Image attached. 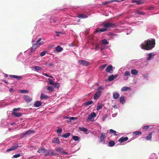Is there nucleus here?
Returning <instances> with one entry per match:
<instances>
[{"label": "nucleus", "instance_id": "7ed1b4c3", "mask_svg": "<svg viewBox=\"0 0 159 159\" xmlns=\"http://www.w3.org/2000/svg\"><path fill=\"white\" fill-rule=\"evenodd\" d=\"M116 26V24L112 23L109 22L105 23L103 25V27L107 29L113 27H115Z\"/></svg>", "mask_w": 159, "mask_h": 159}, {"label": "nucleus", "instance_id": "6ab92c4d", "mask_svg": "<svg viewBox=\"0 0 159 159\" xmlns=\"http://www.w3.org/2000/svg\"><path fill=\"white\" fill-rule=\"evenodd\" d=\"M112 69V66L111 65L108 66L106 69V71L107 72H110Z\"/></svg>", "mask_w": 159, "mask_h": 159}, {"label": "nucleus", "instance_id": "f8f14e48", "mask_svg": "<svg viewBox=\"0 0 159 159\" xmlns=\"http://www.w3.org/2000/svg\"><path fill=\"white\" fill-rule=\"evenodd\" d=\"M107 30V29H106L105 28H104V27L103 28H100L99 29H97L95 31V33H98L99 34H100V32H103L104 31H105Z\"/></svg>", "mask_w": 159, "mask_h": 159}, {"label": "nucleus", "instance_id": "ddd939ff", "mask_svg": "<svg viewBox=\"0 0 159 159\" xmlns=\"http://www.w3.org/2000/svg\"><path fill=\"white\" fill-rule=\"evenodd\" d=\"M12 115L16 117H19L22 116V114L21 113H17L16 111H13Z\"/></svg>", "mask_w": 159, "mask_h": 159}, {"label": "nucleus", "instance_id": "bb28decb", "mask_svg": "<svg viewBox=\"0 0 159 159\" xmlns=\"http://www.w3.org/2000/svg\"><path fill=\"white\" fill-rule=\"evenodd\" d=\"M145 1L144 0H138L135 1L134 2L138 5H140L143 3Z\"/></svg>", "mask_w": 159, "mask_h": 159}, {"label": "nucleus", "instance_id": "f257e3e1", "mask_svg": "<svg viewBox=\"0 0 159 159\" xmlns=\"http://www.w3.org/2000/svg\"><path fill=\"white\" fill-rule=\"evenodd\" d=\"M155 40L154 39H148L145 41V43L141 44V48L146 50H150L153 48L155 46Z\"/></svg>", "mask_w": 159, "mask_h": 159}, {"label": "nucleus", "instance_id": "37998d69", "mask_svg": "<svg viewBox=\"0 0 159 159\" xmlns=\"http://www.w3.org/2000/svg\"><path fill=\"white\" fill-rule=\"evenodd\" d=\"M34 69L35 70H41L42 69L41 67L38 66H35Z\"/></svg>", "mask_w": 159, "mask_h": 159}, {"label": "nucleus", "instance_id": "864d4df0", "mask_svg": "<svg viewBox=\"0 0 159 159\" xmlns=\"http://www.w3.org/2000/svg\"><path fill=\"white\" fill-rule=\"evenodd\" d=\"M130 75V72L128 71H126L125 72L124 75L126 76H129Z\"/></svg>", "mask_w": 159, "mask_h": 159}, {"label": "nucleus", "instance_id": "09e8293b", "mask_svg": "<svg viewBox=\"0 0 159 159\" xmlns=\"http://www.w3.org/2000/svg\"><path fill=\"white\" fill-rule=\"evenodd\" d=\"M102 105L101 104H100L99 105H98L97 108V110L98 111H99L100 109H101L102 108Z\"/></svg>", "mask_w": 159, "mask_h": 159}, {"label": "nucleus", "instance_id": "680f3d73", "mask_svg": "<svg viewBox=\"0 0 159 159\" xmlns=\"http://www.w3.org/2000/svg\"><path fill=\"white\" fill-rule=\"evenodd\" d=\"M70 119L71 120H76L77 119V117H71L70 118Z\"/></svg>", "mask_w": 159, "mask_h": 159}, {"label": "nucleus", "instance_id": "423d86ee", "mask_svg": "<svg viewBox=\"0 0 159 159\" xmlns=\"http://www.w3.org/2000/svg\"><path fill=\"white\" fill-rule=\"evenodd\" d=\"M55 150L56 151L61 154L67 155L68 153V152L64 151L63 148L60 147L56 148Z\"/></svg>", "mask_w": 159, "mask_h": 159}, {"label": "nucleus", "instance_id": "1a4fd4ad", "mask_svg": "<svg viewBox=\"0 0 159 159\" xmlns=\"http://www.w3.org/2000/svg\"><path fill=\"white\" fill-rule=\"evenodd\" d=\"M23 98L27 102H30L32 99L29 96L27 95H24L23 96Z\"/></svg>", "mask_w": 159, "mask_h": 159}, {"label": "nucleus", "instance_id": "bf43d9fd", "mask_svg": "<svg viewBox=\"0 0 159 159\" xmlns=\"http://www.w3.org/2000/svg\"><path fill=\"white\" fill-rule=\"evenodd\" d=\"M99 45L96 46L95 48V51L99 49Z\"/></svg>", "mask_w": 159, "mask_h": 159}, {"label": "nucleus", "instance_id": "de8ad7c7", "mask_svg": "<svg viewBox=\"0 0 159 159\" xmlns=\"http://www.w3.org/2000/svg\"><path fill=\"white\" fill-rule=\"evenodd\" d=\"M136 13L138 14L141 15H143L144 14V13L143 12L141 11H137Z\"/></svg>", "mask_w": 159, "mask_h": 159}, {"label": "nucleus", "instance_id": "8fccbe9b", "mask_svg": "<svg viewBox=\"0 0 159 159\" xmlns=\"http://www.w3.org/2000/svg\"><path fill=\"white\" fill-rule=\"evenodd\" d=\"M20 93H29V91L26 90H20Z\"/></svg>", "mask_w": 159, "mask_h": 159}, {"label": "nucleus", "instance_id": "3c124183", "mask_svg": "<svg viewBox=\"0 0 159 159\" xmlns=\"http://www.w3.org/2000/svg\"><path fill=\"white\" fill-rule=\"evenodd\" d=\"M21 156L20 154H16L13 156V157L14 158H17Z\"/></svg>", "mask_w": 159, "mask_h": 159}, {"label": "nucleus", "instance_id": "e433bc0d", "mask_svg": "<svg viewBox=\"0 0 159 159\" xmlns=\"http://www.w3.org/2000/svg\"><path fill=\"white\" fill-rule=\"evenodd\" d=\"M141 134V132L139 131H136L134 132L133 133V134H135V135H140Z\"/></svg>", "mask_w": 159, "mask_h": 159}, {"label": "nucleus", "instance_id": "c756f323", "mask_svg": "<svg viewBox=\"0 0 159 159\" xmlns=\"http://www.w3.org/2000/svg\"><path fill=\"white\" fill-rule=\"evenodd\" d=\"M41 44V43H35L33 45L32 47H33V48H34L35 49H36L38 47L40 46Z\"/></svg>", "mask_w": 159, "mask_h": 159}, {"label": "nucleus", "instance_id": "ea45409f", "mask_svg": "<svg viewBox=\"0 0 159 159\" xmlns=\"http://www.w3.org/2000/svg\"><path fill=\"white\" fill-rule=\"evenodd\" d=\"M114 79V77H113V75H111L108 78V80L109 81H111Z\"/></svg>", "mask_w": 159, "mask_h": 159}, {"label": "nucleus", "instance_id": "6e6552de", "mask_svg": "<svg viewBox=\"0 0 159 159\" xmlns=\"http://www.w3.org/2000/svg\"><path fill=\"white\" fill-rule=\"evenodd\" d=\"M101 93V91L100 90H98V92L96 93L94 95V99L95 100H97L100 97Z\"/></svg>", "mask_w": 159, "mask_h": 159}, {"label": "nucleus", "instance_id": "473e14b6", "mask_svg": "<svg viewBox=\"0 0 159 159\" xmlns=\"http://www.w3.org/2000/svg\"><path fill=\"white\" fill-rule=\"evenodd\" d=\"M79 129L80 130L84 132H86L88 131L87 128L84 127H79Z\"/></svg>", "mask_w": 159, "mask_h": 159}, {"label": "nucleus", "instance_id": "aec40b11", "mask_svg": "<svg viewBox=\"0 0 159 159\" xmlns=\"http://www.w3.org/2000/svg\"><path fill=\"white\" fill-rule=\"evenodd\" d=\"M120 96L119 94L117 92L114 93L113 94V98L115 99H117Z\"/></svg>", "mask_w": 159, "mask_h": 159}, {"label": "nucleus", "instance_id": "39448f33", "mask_svg": "<svg viewBox=\"0 0 159 159\" xmlns=\"http://www.w3.org/2000/svg\"><path fill=\"white\" fill-rule=\"evenodd\" d=\"M96 116V114L95 112H92L91 114L89 116L87 119V121L90 120L91 121H94V118Z\"/></svg>", "mask_w": 159, "mask_h": 159}, {"label": "nucleus", "instance_id": "a211bd4d", "mask_svg": "<svg viewBox=\"0 0 159 159\" xmlns=\"http://www.w3.org/2000/svg\"><path fill=\"white\" fill-rule=\"evenodd\" d=\"M63 50V48L60 46H57L56 48V51L58 52H61Z\"/></svg>", "mask_w": 159, "mask_h": 159}, {"label": "nucleus", "instance_id": "0e129e2a", "mask_svg": "<svg viewBox=\"0 0 159 159\" xmlns=\"http://www.w3.org/2000/svg\"><path fill=\"white\" fill-rule=\"evenodd\" d=\"M116 35V34H115L114 33H111V32L109 33L108 34V35Z\"/></svg>", "mask_w": 159, "mask_h": 159}, {"label": "nucleus", "instance_id": "4be33fe9", "mask_svg": "<svg viewBox=\"0 0 159 159\" xmlns=\"http://www.w3.org/2000/svg\"><path fill=\"white\" fill-rule=\"evenodd\" d=\"M125 96H121L120 98V101L122 104H123L125 102Z\"/></svg>", "mask_w": 159, "mask_h": 159}, {"label": "nucleus", "instance_id": "2f4dec72", "mask_svg": "<svg viewBox=\"0 0 159 159\" xmlns=\"http://www.w3.org/2000/svg\"><path fill=\"white\" fill-rule=\"evenodd\" d=\"M107 66V64H102L99 67V69L101 70H103L105 67H106Z\"/></svg>", "mask_w": 159, "mask_h": 159}, {"label": "nucleus", "instance_id": "9b49d317", "mask_svg": "<svg viewBox=\"0 0 159 159\" xmlns=\"http://www.w3.org/2000/svg\"><path fill=\"white\" fill-rule=\"evenodd\" d=\"M128 139L129 138L127 137H122L119 139L118 141L119 142L122 143L127 141Z\"/></svg>", "mask_w": 159, "mask_h": 159}, {"label": "nucleus", "instance_id": "a18cd8bd", "mask_svg": "<svg viewBox=\"0 0 159 159\" xmlns=\"http://www.w3.org/2000/svg\"><path fill=\"white\" fill-rule=\"evenodd\" d=\"M26 133V132H24L23 133H22L20 134V136L21 137V138H23L24 137V136H25L26 135H27V134Z\"/></svg>", "mask_w": 159, "mask_h": 159}, {"label": "nucleus", "instance_id": "0eeeda50", "mask_svg": "<svg viewBox=\"0 0 159 159\" xmlns=\"http://www.w3.org/2000/svg\"><path fill=\"white\" fill-rule=\"evenodd\" d=\"M18 147V144L16 143L13 144L12 146L10 148L7 149V152H9L10 151L14 150L17 148Z\"/></svg>", "mask_w": 159, "mask_h": 159}, {"label": "nucleus", "instance_id": "c03bdc74", "mask_svg": "<svg viewBox=\"0 0 159 159\" xmlns=\"http://www.w3.org/2000/svg\"><path fill=\"white\" fill-rule=\"evenodd\" d=\"M62 131V129L61 128H58L57 129V130L56 131L58 133H59L61 134V132Z\"/></svg>", "mask_w": 159, "mask_h": 159}, {"label": "nucleus", "instance_id": "4468645a", "mask_svg": "<svg viewBox=\"0 0 159 159\" xmlns=\"http://www.w3.org/2000/svg\"><path fill=\"white\" fill-rule=\"evenodd\" d=\"M153 132L150 133L146 137V139L148 140H151L152 138V134Z\"/></svg>", "mask_w": 159, "mask_h": 159}, {"label": "nucleus", "instance_id": "603ef678", "mask_svg": "<svg viewBox=\"0 0 159 159\" xmlns=\"http://www.w3.org/2000/svg\"><path fill=\"white\" fill-rule=\"evenodd\" d=\"M47 52V51H46L43 52L40 54L41 56L42 57V56H44L46 54Z\"/></svg>", "mask_w": 159, "mask_h": 159}, {"label": "nucleus", "instance_id": "13d9d810", "mask_svg": "<svg viewBox=\"0 0 159 159\" xmlns=\"http://www.w3.org/2000/svg\"><path fill=\"white\" fill-rule=\"evenodd\" d=\"M20 108H19L14 109L13 110V111H16H16H19L20 110Z\"/></svg>", "mask_w": 159, "mask_h": 159}, {"label": "nucleus", "instance_id": "052dcab7", "mask_svg": "<svg viewBox=\"0 0 159 159\" xmlns=\"http://www.w3.org/2000/svg\"><path fill=\"white\" fill-rule=\"evenodd\" d=\"M114 1L115 2V1H115V0H113V1H111V2H105L104 3V4H109V3L110 2H114Z\"/></svg>", "mask_w": 159, "mask_h": 159}, {"label": "nucleus", "instance_id": "cd10ccee", "mask_svg": "<svg viewBox=\"0 0 159 159\" xmlns=\"http://www.w3.org/2000/svg\"><path fill=\"white\" fill-rule=\"evenodd\" d=\"M47 89L50 92H52L54 90V89L53 87L51 86H47Z\"/></svg>", "mask_w": 159, "mask_h": 159}, {"label": "nucleus", "instance_id": "b1692460", "mask_svg": "<svg viewBox=\"0 0 159 159\" xmlns=\"http://www.w3.org/2000/svg\"><path fill=\"white\" fill-rule=\"evenodd\" d=\"M52 142L56 143L57 144H59L60 142L59 141V139L58 138H54L52 139Z\"/></svg>", "mask_w": 159, "mask_h": 159}, {"label": "nucleus", "instance_id": "49530a36", "mask_svg": "<svg viewBox=\"0 0 159 159\" xmlns=\"http://www.w3.org/2000/svg\"><path fill=\"white\" fill-rule=\"evenodd\" d=\"M48 80H49V83L51 85H53L54 83L53 80L50 79H48Z\"/></svg>", "mask_w": 159, "mask_h": 159}, {"label": "nucleus", "instance_id": "a878e982", "mask_svg": "<svg viewBox=\"0 0 159 159\" xmlns=\"http://www.w3.org/2000/svg\"><path fill=\"white\" fill-rule=\"evenodd\" d=\"M115 143L113 141H110L108 143L109 146L112 147L115 145Z\"/></svg>", "mask_w": 159, "mask_h": 159}, {"label": "nucleus", "instance_id": "c9c22d12", "mask_svg": "<svg viewBox=\"0 0 159 159\" xmlns=\"http://www.w3.org/2000/svg\"><path fill=\"white\" fill-rule=\"evenodd\" d=\"M93 103V101H90L88 102H87L85 103L84 105L86 106H87L90 104H91Z\"/></svg>", "mask_w": 159, "mask_h": 159}, {"label": "nucleus", "instance_id": "4c0bfd02", "mask_svg": "<svg viewBox=\"0 0 159 159\" xmlns=\"http://www.w3.org/2000/svg\"><path fill=\"white\" fill-rule=\"evenodd\" d=\"M110 132L112 134H113L115 136L117 135V134H116V131L112 129H111L110 130Z\"/></svg>", "mask_w": 159, "mask_h": 159}, {"label": "nucleus", "instance_id": "e2e57ef3", "mask_svg": "<svg viewBox=\"0 0 159 159\" xmlns=\"http://www.w3.org/2000/svg\"><path fill=\"white\" fill-rule=\"evenodd\" d=\"M104 48V46H101L100 47V48L101 51Z\"/></svg>", "mask_w": 159, "mask_h": 159}, {"label": "nucleus", "instance_id": "393cba45", "mask_svg": "<svg viewBox=\"0 0 159 159\" xmlns=\"http://www.w3.org/2000/svg\"><path fill=\"white\" fill-rule=\"evenodd\" d=\"M48 96H47V95H46V94H44L43 93H41V95L40 96V99H47V98H48Z\"/></svg>", "mask_w": 159, "mask_h": 159}, {"label": "nucleus", "instance_id": "4d7b16f0", "mask_svg": "<svg viewBox=\"0 0 159 159\" xmlns=\"http://www.w3.org/2000/svg\"><path fill=\"white\" fill-rule=\"evenodd\" d=\"M35 49H36L35 48H33V47H32L31 48V50H30V51L31 52H34V51H35Z\"/></svg>", "mask_w": 159, "mask_h": 159}, {"label": "nucleus", "instance_id": "5fc2aeb1", "mask_svg": "<svg viewBox=\"0 0 159 159\" xmlns=\"http://www.w3.org/2000/svg\"><path fill=\"white\" fill-rule=\"evenodd\" d=\"M108 116L107 114L105 115L102 117V120L103 121L105 120V119L106 118H107Z\"/></svg>", "mask_w": 159, "mask_h": 159}, {"label": "nucleus", "instance_id": "20e7f679", "mask_svg": "<svg viewBox=\"0 0 159 159\" xmlns=\"http://www.w3.org/2000/svg\"><path fill=\"white\" fill-rule=\"evenodd\" d=\"M79 63L83 66H88L91 64V63L87 61L81 60L78 61Z\"/></svg>", "mask_w": 159, "mask_h": 159}, {"label": "nucleus", "instance_id": "7c9ffc66", "mask_svg": "<svg viewBox=\"0 0 159 159\" xmlns=\"http://www.w3.org/2000/svg\"><path fill=\"white\" fill-rule=\"evenodd\" d=\"M70 133L69 132L62 135L61 137L64 138H67L70 136Z\"/></svg>", "mask_w": 159, "mask_h": 159}, {"label": "nucleus", "instance_id": "dca6fc26", "mask_svg": "<svg viewBox=\"0 0 159 159\" xmlns=\"http://www.w3.org/2000/svg\"><path fill=\"white\" fill-rule=\"evenodd\" d=\"M42 105V102L40 101H37L34 104L35 107H39Z\"/></svg>", "mask_w": 159, "mask_h": 159}, {"label": "nucleus", "instance_id": "c85d7f7f", "mask_svg": "<svg viewBox=\"0 0 159 159\" xmlns=\"http://www.w3.org/2000/svg\"><path fill=\"white\" fill-rule=\"evenodd\" d=\"M26 133L27 134V135H30L31 134L34 133L35 131L34 130H29L27 131H26Z\"/></svg>", "mask_w": 159, "mask_h": 159}, {"label": "nucleus", "instance_id": "72a5a7b5", "mask_svg": "<svg viewBox=\"0 0 159 159\" xmlns=\"http://www.w3.org/2000/svg\"><path fill=\"white\" fill-rule=\"evenodd\" d=\"M131 73L133 75H136L137 74L138 72L136 70L133 69L131 70Z\"/></svg>", "mask_w": 159, "mask_h": 159}, {"label": "nucleus", "instance_id": "f704fd0d", "mask_svg": "<svg viewBox=\"0 0 159 159\" xmlns=\"http://www.w3.org/2000/svg\"><path fill=\"white\" fill-rule=\"evenodd\" d=\"M73 139L75 141H78L80 139L79 136H74L72 137Z\"/></svg>", "mask_w": 159, "mask_h": 159}, {"label": "nucleus", "instance_id": "2eb2a0df", "mask_svg": "<svg viewBox=\"0 0 159 159\" xmlns=\"http://www.w3.org/2000/svg\"><path fill=\"white\" fill-rule=\"evenodd\" d=\"M9 76L12 78H16L17 80H21L22 79V77L21 76H17L16 75H10Z\"/></svg>", "mask_w": 159, "mask_h": 159}, {"label": "nucleus", "instance_id": "5701e85b", "mask_svg": "<svg viewBox=\"0 0 159 159\" xmlns=\"http://www.w3.org/2000/svg\"><path fill=\"white\" fill-rule=\"evenodd\" d=\"M45 149L43 148H39L37 152L39 153H43L44 154Z\"/></svg>", "mask_w": 159, "mask_h": 159}, {"label": "nucleus", "instance_id": "6e6d98bb", "mask_svg": "<svg viewBox=\"0 0 159 159\" xmlns=\"http://www.w3.org/2000/svg\"><path fill=\"white\" fill-rule=\"evenodd\" d=\"M149 128V126H148V125H147V126H144L143 128V129H145L146 130H147V129H148Z\"/></svg>", "mask_w": 159, "mask_h": 159}, {"label": "nucleus", "instance_id": "69168bd1", "mask_svg": "<svg viewBox=\"0 0 159 159\" xmlns=\"http://www.w3.org/2000/svg\"><path fill=\"white\" fill-rule=\"evenodd\" d=\"M48 65H49V66H50V67H51V66H53L54 65H53V64H52V63H49V64H48Z\"/></svg>", "mask_w": 159, "mask_h": 159}, {"label": "nucleus", "instance_id": "58836bf2", "mask_svg": "<svg viewBox=\"0 0 159 159\" xmlns=\"http://www.w3.org/2000/svg\"><path fill=\"white\" fill-rule=\"evenodd\" d=\"M102 42L103 44L105 45L107 44L108 43L107 40L106 39L102 40Z\"/></svg>", "mask_w": 159, "mask_h": 159}, {"label": "nucleus", "instance_id": "412c9836", "mask_svg": "<svg viewBox=\"0 0 159 159\" xmlns=\"http://www.w3.org/2000/svg\"><path fill=\"white\" fill-rule=\"evenodd\" d=\"M131 89V88L130 87H123L121 89V91H124L127 90H130Z\"/></svg>", "mask_w": 159, "mask_h": 159}, {"label": "nucleus", "instance_id": "a19ab883", "mask_svg": "<svg viewBox=\"0 0 159 159\" xmlns=\"http://www.w3.org/2000/svg\"><path fill=\"white\" fill-rule=\"evenodd\" d=\"M148 57L147 58L148 61H149L151 60V58L152 57V53H150L148 55Z\"/></svg>", "mask_w": 159, "mask_h": 159}, {"label": "nucleus", "instance_id": "f3484780", "mask_svg": "<svg viewBox=\"0 0 159 159\" xmlns=\"http://www.w3.org/2000/svg\"><path fill=\"white\" fill-rule=\"evenodd\" d=\"M77 17L80 18H86L88 17V16L85 14L81 13L79 14L77 16Z\"/></svg>", "mask_w": 159, "mask_h": 159}, {"label": "nucleus", "instance_id": "f03ea898", "mask_svg": "<svg viewBox=\"0 0 159 159\" xmlns=\"http://www.w3.org/2000/svg\"><path fill=\"white\" fill-rule=\"evenodd\" d=\"M44 155L45 156H48L50 155L56 156L57 155L56 152H54L53 150H47L45 149Z\"/></svg>", "mask_w": 159, "mask_h": 159}, {"label": "nucleus", "instance_id": "79ce46f5", "mask_svg": "<svg viewBox=\"0 0 159 159\" xmlns=\"http://www.w3.org/2000/svg\"><path fill=\"white\" fill-rule=\"evenodd\" d=\"M53 85H54V86L55 87V88H58L60 86V85L58 83H54V84H53Z\"/></svg>", "mask_w": 159, "mask_h": 159}, {"label": "nucleus", "instance_id": "338daca9", "mask_svg": "<svg viewBox=\"0 0 159 159\" xmlns=\"http://www.w3.org/2000/svg\"><path fill=\"white\" fill-rule=\"evenodd\" d=\"M43 75L46 76H47V77H49V76L46 73H43Z\"/></svg>", "mask_w": 159, "mask_h": 159}, {"label": "nucleus", "instance_id": "9d476101", "mask_svg": "<svg viewBox=\"0 0 159 159\" xmlns=\"http://www.w3.org/2000/svg\"><path fill=\"white\" fill-rule=\"evenodd\" d=\"M101 136L100 138V142H103L106 137V134L103 133H101Z\"/></svg>", "mask_w": 159, "mask_h": 159}, {"label": "nucleus", "instance_id": "774afa93", "mask_svg": "<svg viewBox=\"0 0 159 159\" xmlns=\"http://www.w3.org/2000/svg\"><path fill=\"white\" fill-rule=\"evenodd\" d=\"M103 88L102 87H100L98 88V90H103Z\"/></svg>", "mask_w": 159, "mask_h": 159}]
</instances>
